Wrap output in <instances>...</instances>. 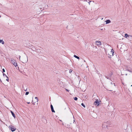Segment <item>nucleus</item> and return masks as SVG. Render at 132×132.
<instances>
[{"instance_id":"obj_33","label":"nucleus","mask_w":132,"mask_h":132,"mask_svg":"<svg viewBox=\"0 0 132 132\" xmlns=\"http://www.w3.org/2000/svg\"><path fill=\"white\" fill-rule=\"evenodd\" d=\"M114 86H115V84H114Z\"/></svg>"},{"instance_id":"obj_9","label":"nucleus","mask_w":132,"mask_h":132,"mask_svg":"<svg viewBox=\"0 0 132 132\" xmlns=\"http://www.w3.org/2000/svg\"><path fill=\"white\" fill-rule=\"evenodd\" d=\"M10 129L12 131H14L16 129V128H14V127H11Z\"/></svg>"},{"instance_id":"obj_14","label":"nucleus","mask_w":132,"mask_h":132,"mask_svg":"<svg viewBox=\"0 0 132 132\" xmlns=\"http://www.w3.org/2000/svg\"><path fill=\"white\" fill-rule=\"evenodd\" d=\"M36 52L37 53H41V52L40 49H36Z\"/></svg>"},{"instance_id":"obj_21","label":"nucleus","mask_w":132,"mask_h":132,"mask_svg":"<svg viewBox=\"0 0 132 132\" xmlns=\"http://www.w3.org/2000/svg\"><path fill=\"white\" fill-rule=\"evenodd\" d=\"M74 99L75 100H77L78 99V98L77 97H75L74 98Z\"/></svg>"},{"instance_id":"obj_15","label":"nucleus","mask_w":132,"mask_h":132,"mask_svg":"<svg viewBox=\"0 0 132 132\" xmlns=\"http://www.w3.org/2000/svg\"><path fill=\"white\" fill-rule=\"evenodd\" d=\"M129 35H128L127 34H125V37L126 38H127L128 37H129Z\"/></svg>"},{"instance_id":"obj_29","label":"nucleus","mask_w":132,"mask_h":132,"mask_svg":"<svg viewBox=\"0 0 132 132\" xmlns=\"http://www.w3.org/2000/svg\"><path fill=\"white\" fill-rule=\"evenodd\" d=\"M112 75V73H111V74H110V75H111H111Z\"/></svg>"},{"instance_id":"obj_8","label":"nucleus","mask_w":132,"mask_h":132,"mask_svg":"<svg viewBox=\"0 0 132 132\" xmlns=\"http://www.w3.org/2000/svg\"><path fill=\"white\" fill-rule=\"evenodd\" d=\"M128 39L130 41H132V36L131 35H129Z\"/></svg>"},{"instance_id":"obj_16","label":"nucleus","mask_w":132,"mask_h":132,"mask_svg":"<svg viewBox=\"0 0 132 132\" xmlns=\"http://www.w3.org/2000/svg\"><path fill=\"white\" fill-rule=\"evenodd\" d=\"M0 43H2V44H4V41L2 40H0Z\"/></svg>"},{"instance_id":"obj_4","label":"nucleus","mask_w":132,"mask_h":132,"mask_svg":"<svg viewBox=\"0 0 132 132\" xmlns=\"http://www.w3.org/2000/svg\"><path fill=\"white\" fill-rule=\"evenodd\" d=\"M114 51L113 49H112L111 50L110 52L108 54V55H110V56H109L110 58L112 56H113V53H114Z\"/></svg>"},{"instance_id":"obj_18","label":"nucleus","mask_w":132,"mask_h":132,"mask_svg":"<svg viewBox=\"0 0 132 132\" xmlns=\"http://www.w3.org/2000/svg\"><path fill=\"white\" fill-rule=\"evenodd\" d=\"M81 105L83 106L84 108H85V105H84V103H82L81 104Z\"/></svg>"},{"instance_id":"obj_25","label":"nucleus","mask_w":132,"mask_h":132,"mask_svg":"<svg viewBox=\"0 0 132 132\" xmlns=\"http://www.w3.org/2000/svg\"><path fill=\"white\" fill-rule=\"evenodd\" d=\"M2 70H3V72H4L5 71V69H3Z\"/></svg>"},{"instance_id":"obj_27","label":"nucleus","mask_w":132,"mask_h":132,"mask_svg":"<svg viewBox=\"0 0 132 132\" xmlns=\"http://www.w3.org/2000/svg\"><path fill=\"white\" fill-rule=\"evenodd\" d=\"M65 90L67 92H69V90L67 89H65Z\"/></svg>"},{"instance_id":"obj_6","label":"nucleus","mask_w":132,"mask_h":132,"mask_svg":"<svg viewBox=\"0 0 132 132\" xmlns=\"http://www.w3.org/2000/svg\"><path fill=\"white\" fill-rule=\"evenodd\" d=\"M94 104L95 105H99V102L98 99L96 100L94 102Z\"/></svg>"},{"instance_id":"obj_11","label":"nucleus","mask_w":132,"mask_h":132,"mask_svg":"<svg viewBox=\"0 0 132 132\" xmlns=\"http://www.w3.org/2000/svg\"><path fill=\"white\" fill-rule=\"evenodd\" d=\"M32 48H30V49H31V50L33 51H36V48L35 47H33V46H31Z\"/></svg>"},{"instance_id":"obj_10","label":"nucleus","mask_w":132,"mask_h":132,"mask_svg":"<svg viewBox=\"0 0 132 132\" xmlns=\"http://www.w3.org/2000/svg\"><path fill=\"white\" fill-rule=\"evenodd\" d=\"M50 106H51V109L52 111L53 112H55V111L54 110V109H53V105L52 104H51Z\"/></svg>"},{"instance_id":"obj_22","label":"nucleus","mask_w":132,"mask_h":132,"mask_svg":"<svg viewBox=\"0 0 132 132\" xmlns=\"http://www.w3.org/2000/svg\"><path fill=\"white\" fill-rule=\"evenodd\" d=\"M72 70L71 69H70V70H69V72L70 73H71V72H72Z\"/></svg>"},{"instance_id":"obj_19","label":"nucleus","mask_w":132,"mask_h":132,"mask_svg":"<svg viewBox=\"0 0 132 132\" xmlns=\"http://www.w3.org/2000/svg\"><path fill=\"white\" fill-rule=\"evenodd\" d=\"M6 77L7 78V79H6V80L8 82L9 81V78H8V77L7 76H6Z\"/></svg>"},{"instance_id":"obj_1","label":"nucleus","mask_w":132,"mask_h":132,"mask_svg":"<svg viewBox=\"0 0 132 132\" xmlns=\"http://www.w3.org/2000/svg\"><path fill=\"white\" fill-rule=\"evenodd\" d=\"M11 63L13 64L14 66L16 67L17 66V64L16 61L14 59L11 58Z\"/></svg>"},{"instance_id":"obj_17","label":"nucleus","mask_w":132,"mask_h":132,"mask_svg":"<svg viewBox=\"0 0 132 132\" xmlns=\"http://www.w3.org/2000/svg\"><path fill=\"white\" fill-rule=\"evenodd\" d=\"M74 57H75V58H76L78 59H79V57L78 56L76 55H74Z\"/></svg>"},{"instance_id":"obj_13","label":"nucleus","mask_w":132,"mask_h":132,"mask_svg":"<svg viewBox=\"0 0 132 132\" xmlns=\"http://www.w3.org/2000/svg\"><path fill=\"white\" fill-rule=\"evenodd\" d=\"M11 113L13 116L15 118V116L14 114L11 111Z\"/></svg>"},{"instance_id":"obj_5","label":"nucleus","mask_w":132,"mask_h":132,"mask_svg":"<svg viewBox=\"0 0 132 132\" xmlns=\"http://www.w3.org/2000/svg\"><path fill=\"white\" fill-rule=\"evenodd\" d=\"M22 60V62L23 63H26L27 62V61H28V58H27V59H26L25 60L24 58H23V60Z\"/></svg>"},{"instance_id":"obj_12","label":"nucleus","mask_w":132,"mask_h":132,"mask_svg":"<svg viewBox=\"0 0 132 132\" xmlns=\"http://www.w3.org/2000/svg\"><path fill=\"white\" fill-rule=\"evenodd\" d=\"M105 22H106V24H107L110 23L111 22V21L109 20H106Z\"/></svg>"},{"instance_id":"obj_26","label":"nucleus","mask_w":132,"mask_h":132,"mask_svg":"<svg viewBox=\"0 0 132 132\" xmlns=\"http://www.w3.org/2000/svg\"><path fill=\"white\" fill-rule=\"evenodd\" d=\"M35 98L36 99H37V101H38V98L37 97H35Z\"/></svg>"},{"instance_id":"obj_24","label":"nucleus","mask_w":132,"mask_h":132,"mask_svg":"<svg viewBox=\"0 0 132 132\" xmlns=\"http://www.w3.org/2000/svg\"><path fill=\"white\" fill-rule=\"evenodd\" d=\"M3 76H5V77H6V76H7L5 73H3Z\"/></svg>"},{"instance_id":"obj_34","label":"nucleus","mask_w":132,"mask_h":132,"mask_svg":"<svg viewBox=\"0 0 132 132\" xmlns=\"http://www.w3.org/2000/svg\"><path fill=\"white\" fill-rule=\"evenodd\" d=\"M111 84H112V83H111Z\"/></svg>"},{"instance_id":"obj_35","label":"nucleus","mask_w":132,"mask_h":132,"mask_svg":"<svg viewBox=\"0 0 132 132\" xmlns=\"http://www.w3.org/2000/svg\"><path fill=\"white\" fill-rule=\"evenodd\" d=\"M1 17V16L0 15V18Z\"/></svg>"},{"instance_id":"obj_20","label":"nucleus","mask_w":132,"mask_h":132,"mask_svg":"<svg viewBox=\"0 0 132 132\" xmlns=\"http://www.w3.org/2000/svg\"><path fill=\"white\" fill-rule=\"evenodd\" d=\"M126 70L128 71H129V72H131V73H132V71L129 70V69H127Z\"/></svg>"},{"instance_id":"obj_36","label":"nucleus","mask_w":132,"mask_h":132,"mask_svg":"<svg viewBox=\"0 0 132 132\" xmlns=\"http://www.w3.org/2000/svg\"><path fill=\"white\" fill-rule=\"evenodd\" d=\"M103 19V18H102V20Z\"/></svg>"},{"instance_id":"obj_3","label":"nucleus","mask_w":132,"mask_h":132,"mask_svg":"<svg viewBox=\"0 0 132 132\" xmlns=\"http://www.w3.org/2000/svg\"><path fill=\"white\" fill-rule=\"evenodd\" d=\"M27 85L26 84H24L22 85V90L25 91H26L27 89Z\"/></svg>"},{"instance_id":"obj_2","label":"nucleus","mask_w":132,"mask_h":132,"mask_svg":"<svg viewBox=\"0 0 132 132\" xmlns=\"http://www.w3.org/2000/svg\"><path fill=\"white\" fill-rule=\"evenodd\" d=\"M110 122L109 121H107L106 122H104L102 125V127L103 128H107L108 126L109 125Z\"/></svg>"},{"instance_id":"obj_37","label":"nucleus","mask_w":132,"mask_h":132,"mask_svg":"<svg viewBox=\"0 0 132 132\" xmlns=\"http://www.w3.org/2000/svg\"><path fill=\"white\" fill-rule=\"evenodd\" d=\"M131 86H132V85Z\"/></svg>"},{"instance_id":"obj_30","label":"nucleus","mask_w":132,"mask_h":132,"mask_svg":"<svg viewBox=\"0 0 132 132\" xmlns=\"http://www.w3.org/2000/svg\"><path fill=\"white\" fill-rule=\"evenodd\" d=\"M106 78L107 79H109V78L107 77H106Z\"/></svg>"},{"instance_id":"obj_32","label":"nucleus","mask_w":132,"mask_h":132,"mask_svg":"<svg viewBox=\"0 0 132 132\" xmlns=\"http://www.w3.org/2000/svg\"><path fill=\"white\" fill-rule=\"evenodd\" d=\"M122 84L123 85H124V83H123V82H122Z\"/></svg>"},{"instance_id":"obj_28","label":"nucleus","mask_w":132,"mask_h":132,"mask_svg":"<svg viewBox=\"0 0 132 132\" xmlns=\"http://www.w3.org/2000/svg\"><path fill=\"white\" fill-rule=\"evenodd\" d=\"M91 2V1H89V2H88V3H89V5H90V2Z\"/></svg>"},{"instance_id":"obj_7","label":"nucleus","mask_w":132,"mask_h":132,"mask_svg":"<svg viewBox=\"0 0 132 132\" xmlns=\"http://www.w3.org/2000/svg\"><path fill=\"white\" fill-rule=\"evenodd\" d=\"M96 44L97 45H101V42L98 40L96 42Z\"/></svg>"},{"instance_id":"obj_23","label":"nucleus","mask_w":132,"mask_h":132,"mask_svg":"<svg viewBox=\"0 0 132 132\" xmlns=\"http://www.w3.org/2000/svg\"><path fill=\"white\" fill-rule=\"evenodd\" d=\"M29 93V92H26L25 95H28Z\"/></svg>"},{"instance_id":"obj_31","label":"nucleus","mask_w":132,"mask_h":132,"mask_svg":"<svg viewBox=\"0 0 132 132\" xmlns=\"http://www.w3.org/2000/svg\"><path fill=\"white\" fill-rule=\"evenodd\" d=\"M27 103L28 104H30V102H27Z\"/></svg>"}]
</instances>
